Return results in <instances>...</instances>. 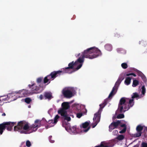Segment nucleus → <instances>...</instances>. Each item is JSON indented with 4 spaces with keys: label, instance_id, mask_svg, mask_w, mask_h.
<instances>
[{
    "label": "nucleus",
    "instance_id": "a211bd4d",
    "mask_svg": "<svg viewBox=\"0 0 147 147\" xmlns=\"http://www.w3.org/2000/svg\"><path fill=\"white\" fill-rule=\"evenodd\" d=\"M131 78L130 77H126L124 81L125 84L127 85H129L131 83Z\"/></svg>",
    "mask_w": 147,
    "mask_h": 147
},
{
    "label": "nucleus",
    "instance_id": "0eeeda50",
    "mask_svg": "<svg viewBox=\"0 0 147 147\" xmlns=\"http://www.w3.org/2000/svg\"><path fill=\"white\" fill-rule=\"evenodd\" d=\"M127 123L123 120H118L116 122L112 123L109 126V131H111L112 130L116 128L117 126L120 125L121 127H123V129L119 131L120 134L125 133L126 129V124Z\"/></svg>",
    "mask_w": 147,
    "mask_h": 147
},
{
    "label": "nucleus",
    "instance_id": "ddd939ff",
    "mask_svg": "<svg viewBox=\"0 0 147 147\" xmlns=\"http://www.w3.org/2000/svg\"><path fill=\"white\" fill-rule=\"evenodd\" d=\"M68 67L63 68L64 72L70 74L80 69L82 65H68Z\"/></svg>",
    "mask_w": 147,
    "mask_h": 147
},
{
    "label": "nucleus",
    "instance_id": "a18cd8bd",
    "mask_svg": "<svg viewBox=\"0 0 147 147\" xmlns=\"http://www.w3.org/2000/svg\"><path fill=\"white\" fill-rule=\"evenodd\" d=\"M134 147H138V146H137V145H136V146H134Z\"/></svg>",
    "mask_w": 147,
    "mask_h": 147
},
{
    "label": "nucleus",
    "instance_id": "a19ab883",
    "mask_svg": "<svg viewBox=\"0 0 147 147\" xmlns=\"http://www.w3.org/2000/svg\"><path fill=\"white\" fill-rule=\"evenodd\" d=\"M128 63V62L127 63H121V64H127V63Z\"/></svg>",
    "mask_w": 147,
    "mask_h": 147
},
{
    "label": "nucleus",
    "instance_id": "f8f14e48",
    "mask_svg": "<svg viewBox=\"0 0 147 147\" xmlns=\"http://www.w3.org/2000/svg\"><path fill=\"white\" fill-rule=\"evenodd\" d=\"M16 123V122H9L0 124V135L2 134L6 127H7V130L11 131Z\"/></svg>",
    "mask_w": 147,
    "mask_h": 147
},
{
    "label": "nucleus",
    "instance_id": "79ce46f5",
    "mask_svg": "<svg viewBox=\"0 0 147 147\" xmlns=\"http://www.w3.org/2000/svg\"><path fill=\"white\" fill-rule=\"evenodd\" d=\"M21 147H26L25 145H24V146H23V145H22Z\"/></svg>",
    "mask_w": 147,
    "mask_h": 147
},
{
    "label": "nucleus",
    "instance_id": "9b49d317",
    "mask_svg": "<svg viewBox=\"0 0 147 147\" xmlns=\"http://www.w3.org/2000/svg\"><path fill=\"white\" fill-rule=\"evenodd\" d=\"M61 71H54L51 72L49 75L45 77L44 78V83H47V84L49 83L51 81L54 79L57 76L60 74L61 73Z\"/></svg>",
    "mask_w": 147,
    "mask_h": 147
},
{
    "label": "nucleus",
    "instance_id": "c9c22d12",
    "mask_svg": "<svg viewBox=\"0 0 147 147\" xmlns=\"http://www.w3.org/2000/svg\"><path fill=\"white\" fill-rule=\"evenodd\" d=\"M9 99V97H8V98L7 95V97L3 99L2 100L5 101V100H8Z\"/></svg>",
    "mask_w": 147,
    "mask_h": 147
},
{
    "label": "nucleus",
    "instance_id": "e433bc0d",
    "mask_svg": "<svg viewBox=\"0 0 147 147\" xmlns=\"http://www.w3.org/2000/svg\"><path fill=\"white\" fill-rule=\"evenodd\" d=\"M68 64H77L76 63V61L74 62V61L69 63Z\"/></svg>",
    "mask_w": 147,
    "mask_h": 147
},
{
    "label": "nucleus",
    "instance_id": "423d86ee",
    "mask_svg": "<svg viewBox=\"0 0 147 147\" xmlns=\"http://www.w3.org/2000/svg\"><path fill=\"white\" fill-rule=\"evenodd\" d=\"M73 101L70 102H65L61 104V108L58 111V113L61 115L64 120L69 121L71 120V118L67 114L66 110L70 107V104L73 102Z\"/></svg>",
    "mask_w": 147,
    "mask_h": 147
},
{
    "label": "nucleus",
    "instance_id": "f257e3e1",
    "mask_svg": "<svg viewBox=\"0 0 147 147\" xmlns=\"http://www.w3.org/2000/svg\"><path fill=\"white\" fill-rule=\"evenodd\" d=\"M146 92V89L144 86H143L140 89L139 93H141L140 95L138 94L137 93H134L132 95V99L125 98H121L119 104L117 111H119L120 113L124 112L128 110L130 107L134 105L133 98H136L137 99L140 98L144 96Z\"/></svg>",
    "mask_w": 147,
    "mask_h": 147
},
{
    "label": "nucleus",
    "instance_id": "49530a36",
    "mask_svg": "<svg viewBox=\"0 0 147 147\" xmlns=\"http://www.w3.org/2000/svg\"><path fill=\"white\" fill-rule=\"evenodd\" d=\"M28 108H30L31 107V106L29 105L28 106Z\"/></svg>",
    "mask_w": 147,
    "mask_h": 147
},
{
    "label": "nucleus",
    "instance_id": "4c0bfd02",
    "mask_svg": "<svg viewBox=\"0 0 147 147\" xmlns=\"http://www.w3.org/2000/svg\"><path fill=\"white\" fill-rule=\"evenodd\" d=\"M53 109H49L48 111V113L49 114H51V112L53 111Z\"/></svg>",
    "mask_w": 147,
    "mask_h": 147
},
{
    "label": "nucleus",
    "instance_id": "aec40b11",
    "mask_svg": "<svg viewBox=\"0 0 147 147\" xmlns=\"http://www.w3.org/2000/svg\"><path fill=\"white\" fill-rule=\"evenodd\" d=\"M44 95L45 97L48 99H50L53 98L51 93L50 92H45Z\"/></svg>",
    "mask_w": 147,
    "mask_h": 147
},
{
    "label": "nucleus",
    "instance_id": "72a5a7b5",
    "mask_svg": "<svg viewBox=\"0 0 147 147\" xmlns=\"http://www.w3.org/2000/svg\"><path fill=\"white\" fill-rule=\"evenodd\" d=\"M142 147H147V144L145 143L142 144Z\"/></svg>",
    "mask_w": 147,
    "mask_h": 147
},
{
    "label": "nucleus",
    "instance_id": "c756f323",
    "mask_svg": "<svg viewBox=\"0 0 147 147\" xmlns=\"http://www.w3.org/2000/svg\"><path fill=\"white\" fill-rule=\"evenodd\" d=\"M83 115L82 113H78L76 114L77 117L80 118Z\"/></svg>",
    "mask_w": 147,
    "mask_h": 147
},
{
    "label": "nucleus",
    "instance_id": "1a4fd4ad",
    "mask_svg": "<svg viewBox=\"0 0 147 147\" xmlns=\"http://www.w3.org/2000/svg\"><path fill=\"white\" fill-rule=\"evenodd\" d=\"M62 92L65 97L70 98L74 96L76 93L75 89L72 87H67L63 88Z\"/></svg>",
    "mask_w": 147,
    "mask_h": 147
},
{
    "label": "nucleus",
    "instance_id": "9d476101",
    "mask_svg": "<svg viewBox=\"0 0 147 147\" xmlns=\"http://www.w3.org/2000/svg\"><path fill=\"white\" fill-rule=\"evenodd\" d=\"M124 77L123 74H121L119 76L117 82L115 83L114 87L113 88L108 98H110L113 96L117 92L118 87L121 83L122 81L124 79Z\"/></svg>",
    "mask_w": 147,
    "mask_h": 147
},
{
    "label": "nucleus",
    "instance_id": "37998d69",
    "mask_svg": "<svg viewBox=\"0 0 147 147\" xmlns=\"http://www.w3.org/2000/svg\"><path fill=\"white\" fill-rule=\"evenodd\" d=\"M5 113H3V114H2V115H4V116H5Z\"/></svg>",
    "mask_w": 147,
    "mask_h": 147
},
{
    "label": "nucleus",
    "instance_id": "7c9ffc66",
    "mask_svg": "<svg viewBox=\"0 0 147 147\" xmlns=\"http://www.w3.org/2000/svg\"><path fill=\"white\" fill-rule=\"evenodd\" d=\"M122 35H120V34L116 33L115 34V36L117 38H119L122 36Z\"/></svg>",
    "mask_w": 147,
    "mask_h": 147
},
{
    "label": "nucleus",
    "instance_id": "f704fd0d",
    "mask_svg": "<svg viewBox=\"0 0 147 147\" xmlns=\"http://www.w3.org/2000/svg\"><path fill=\"white\" fill-rule=\"evenodd\" d=\"M122 67L124 69H126L127 67V65H121Z\"/></svg>",
    "mask_w": 147,
    "mask_h": 147
},
{
    "label": "nucleus",
    "instance_id": "7ed1b4c3",
    "mask_svg": "<svg viewBox=\"0 0 147 147\" xmlns=\"http://www.w3.org/2000/svg\"><path fill=\"white\" fill-rule=\"evenodd\" d=\"M101 53L97 48L93 47L88 49L84 51L82 55L76 61L77 64H82L84 61V58L92 59L101 55Z\"/></svg>",
    "mask_w": 147,
    "mask_h": 147
},
{
    "label": "nucleus",
    "instance_id": "412c9836",
    "mask_svg": "<svg viewBox=\"0 0 147 147\" xmlns=\"http://www.w3.org/2000/svg\"><path fill=\"white\" fill-rule=\"evenodd\" d=\"M105 49L108 51H111L112 50V47L111 45L110 44H107L105 46Z\"/></svg>",
    "mask_w": 147,
    "mask_h": 147
},
{
    "label": "nucleus",
    "instance_id": "473e14b6",
    "mask_svg": "<svg viewBox=\"0 0 147 147\" xmlns=\"http://www.w3.org/2000/svg\"><path fill=\"white\" fill-rule=\"evenodd\" d=\"M118 133V131L117 130H115L113 131V134L114 135H117Z\"/></svg>",
    "mask_w": 147,
    "mask_h": 147
},
{
    "label": "nucleus",
    "instance_id": "4be33fe9",
    "mask_svg": "<svg viewBox=\"0 0 147 147\" xmlns=\"http://www.w3.org/2000/svg\"><path fill=\"white\" fill-rule=\"evenodd\" d=\"M142 134V132L140 131H137V132L134 134L133 136L134 137H138L140 136Z\"/></svg>",
    "mask_w": 147,
    "mask_h": 147
},
{
    "label": "nucleus",
    "instance_id": "5701e85b",
    "mask_svg": "<svg viewBox=\"0 0 147 147\" xmlns=\"http://www.w3.org/2000/svg\"><path fill=\"white\" fill-rule=\"evenodd\" d=\"M139 84V82L137 80H134L133 81L132 84V86L133 87H135L137 86Z\"/></svg>",
    "mask_w": 147,
    "mask_h": 147
},
{
    "label": "nucleus",
    "instance_id": "58836bf2",
    "mask_svg": "<svg viewBox=\"0 0 147 147\" xmlns=\"http://www.w3.org/2000/svg\"><path fill=\"white\" fill-rule=\"evenodd\" d=\"M39 98L40 100H42V95H40L39 97Z\"/></svg>",
    "mask_w": 147,
    "mask_h": 147
},
{
    "label": "nucleus",
    "instance_id": "4468645a",
    "mask_svg": "<svg viewBox=\"0 0 147 147\" xmlns=\"http://www.w3.org/2000/svg\"><path fill=\"white\" fill-rule=\"evenodd\" d=\"M71 107L72 109L76 112H81L82 110L85 109V107L84 105L77 103L73 104Z\"/></svg>",
    "mask_w": 147,
    "mask_h": 147
},
{
    "label": "nucleus",
    "instance_id": "393cba45",
    "mask_svg": "<svg viewBox=\"0 0 147 147\" xmlns=\"http://www.w3.org/2000/svg\"><path fill=\"white\" fill-rule=\"evenodd\" d=\"M143 129V127L142 126L140 125H138L136 127L137 131H140L141 132V131Z\"/></svg>",
    "mask_w": 147,
    "mask_h": 147
},
{
    "label": "nucleus",
    "instance_id": "20e7f679",
    "mask_svg": "<svg viewBox=\"0 0 147 147\" xmlns=\"http://www.w3.org/2000/svg\"><path fill=\"white\" fill-rule=\"evenodd\" d=\"M38 85L36 84L32 83L31 84H29L28 86L31 89L30 91L28 90L23 89L17 91L18 98H22L32 95L34 94L38 93L40 92L43 90L40 85Z\"/></svg>",
    "mask_w": 147,
    "mask_h": 147
},
{
    "label": "nucleus",
    "instance_id": "cd10ccee",
    "mask_svg": "<svg viewBox=\"0 0 147 147\" xmlns=\"http://www.w3.org/2000/svg\"><path fill=\"white\" fill-rule=\"evenodd\" d=\"M26 145L28 147H30L31 145L30 142L28 140L26 141Z\"/></svg>",
    "mask_w": 147,
    "mask_h": 147
},
{
    "label": "nucleus",
    "instance_id": "bb28decb",
    "mask_svg": "<svg viewBox=\"0 0 147 147\" xmlns=\"http://www.w3.org/2000/svg\"><path fill=\"white\" fill-rule=\"evenodd\" d=\"M124 117V114H119L117 116V118L118 119H121L123 118Z\"/></svg>",
    "mask_w": 147,
    "mask_h": 147
},
{
    "label": "nucleus",
    "instance_id": "f03ea898",
    "mask_svg": "<svg viewBox=\"0 0 147 147\" xmlns=\"http://www.w3.org/2000/svg\"><path fill=\"white\" fill-rule=\"evenodd\" d=\"M41 125V121L38 119L36 120L31 125L27 122L21 121L18 123L17 125L14 126V130L22 134H30L36 131Z\"/></svg>",
    "mask_w": 147,
    "mask_h": 147
},
{
    "label": "nucleus",
    "instance_id": "ea45409f",
    "mask_svg": "<svg viewBox=\"0 0 147 147\" xmlns=\"http://www.w3.org/2000/svg\"><path fill=\"white\" fill-rule=\"evenodd\" d=\"M50 142L52 143H53L54 142V141L53 140H50Z\"/></svg>",
    "mask_w": 147,
    "mask_h": 147
},
{
    "label": "nucleus",
    "instance_id": "c03bdc74",
    "mask_svg": "<svg viewBox=\"0 0 147 147\" xmlns=\"http://www.w3.org/2000/svg\"><path fill=\"white\" fill-rule=\"evenodd\" d=\"M59 101H60V100H57V102H59Z\"/></svg>",
    "mask_w": 147,
    "mask_h": 147
},
{
    "label": "nucleus",
    "instance_id": "6ab92c4d",
    "mask_svg": "<svg viewBox=\"0 0 147 147\" xmlns=\"http://www.w3.org/2000/svg\"><path fill=\"white\" fill-rule=\"evenodd\" d=\"M137 72L139 76H140L142 79L145 82L146 81V78L145 76L140 71L137 70Z\"/></svg>",
    "mask_w": 147,
    "mask_h": 147
},
{
    "label": "nucleus",
    "instance_id": "a878e982",
    "mask_svg": "<svg viewBox=\"0 0 147 147\" xmlns=\"http://www.w3.org/2000/svg\"><path fill=\"white\" fill-rule=\"evenodd\" d=\"M24 100H25V102L28 103V104H29V103L31 101V99L30 98H26L25 99H24Z\"/></svg>",
    "mask_w": 147,
    "mask_h": 147
},
{
    "label": "nucleus",
    "instance_id": "2f4dec72",
    "mask_svg": "<svg viewBox=\"0 0 147 147\" xmlns=\"http://www.w3.org/2000/svg\"><path fill=\"white\" fill-rule=\"evenodd\" d=\"M132 75L134 77L136 76V75L135 74L133 73H131L130 74H126V76H130Z\"/></svg>",
    "mask_w": 147,
    "mask_h": 147
},
{
    "label": "nucleus",
    "instance_id": "de8ad7c7",
    "mask_svg": "<svg viewBox=\"0 0 147 147\" xmlns=\"http://www.w3.org/2000/svg\"><path fill=\"white\" fill-rule=\"evenodd\" d=\"M80 55V53H79V54H78V56H79Z\"/></svg>",
    "mask_w": 147,
    "mask_h": 147
},
{
    "label": "nucleus",
    "instance_id": "f3484780",
    "mask_svg": "<svg viewBox=\"0 0 147 147\" xmlns=\"http://www.w3.org/2000/svg\"><path fill=\"white\" fill-rule=\"evenodd\" d=\"M117 52L123 55L126 54V51L122 48H118L116 49Z\"/></svg>",
    "mask_w": 147,
    "mask_h": 147
},
{
    "label": "nucleus",
    "instance_id": "39448f33",
    "mask_svg": "<svg viewBox=\"0 0 147 147\" xmlns=\"http://www.w3.org/2000/svg\"><path fill=\"white\" fill-rule=\"evenodd\" d=\"M90 122V121H86L81 125H80V127L81 128L80 131L76 126L71 127L68 125L66 126L65 124V123L64 121L63 122V126L65 127L66 130L70 134H75L80 132H86L88 131L90 128L89 126Z\"/></svg>",
    "mask_w": 147,
    "mask_h": 147
},
{
    "label": "nucleus",
    "instance_id": "c85d7f7f",
    "mask_svg": "<svg viewBox=\"0 0 147 147\" xmlns=\"http://www.w3.org/2000/svg\"><path fill=\"white\" fill-rule=\"evenodd\" d=\"M42 79V78L41 77L39 78H37L36 80L37 83L38 84H39V83H40L41 82Z\"/></svg>",
    "mask_w": 147,
    "mask_h": 147
},
{
    "label": "nucleus",
    "instance_id": "6e6552de",
    "mask_svg": "<svg viewBox=\"0 0 147 147\" xmlns=\"http://www.w3.org/2000/svg\"><path fill=\"white\" fill-rule=\"evenodd\" d=\"M106 104V103L105 101L103 104L100 105V109L94 115L93 118V122L92 124L93 128H94L100 121V113L102 109L105 106Z\"/></svg>",
    "mask_w": 147,
    "mask_h": 147
},
{
    "label": "nucleus",
    "instance_id": "2eb2a0df",
    "mask_svg": "<svg viewBox=\"0 0 147 147\" xmlns=\"http://www.w3.org/2000/svg\"><path fill=\"white\" fill-rule=\"evenodd\" d=\"M59 118V116L57 115L55 117L54 120H49L48 122L49 124V127L54 126L57 122L58 119Z\"/></svg>",
    "mask_w": 147,
    "mask_h": 147
},
{
    "label": "nucleus",
    "instance_id": "b1692460",
    "mask_svg": "<svg viewBox=\"0 0 147 147\" xmlns=\"http://www.w3.org/2000/svg\"><path fill=\"white\" fill-rule=\"evenodd\" d=\"M125 138V136L122 135H120L117 137V139L119 140H121Z\"/></svg>",
    "mask_w": 147,
    "mask_h": 147
},
{
    "label": "nucleus",
    "instance_id": "dca6fc26",
    "mask_svg": "<svg viewBox=\"0 0 147 147\" xmlns=\"http://www.w3.org/2000/svg\"><path fill=\"white\" fill-rule=\"evenodd\" d=\"M8 98H11V101H12L16 100L18 98L17 91L10 93L7 94Z\"/></svg>",
    "mask_w": 147,
    "mask_h": 147
}]
</instances>
